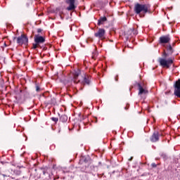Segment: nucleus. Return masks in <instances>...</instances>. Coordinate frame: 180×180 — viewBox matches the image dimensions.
Returning a JSON list of instances; mask_svg holds the SVG:
<instances>
[{"label":"nucleus","instance_id":"22","mask_svg":"<svg viewBox=\"0 0 180 180\" xmlns=\"http://www.w3.org/2000/svg\"><path fill=\"white\" fill-rule=\"evenodd\" d=\"M51 120H52V121L54 122L55 123H57V122H58V117H52L51 118Z\"/></svg>","mask_w":180,"mask_h":180},{"label":"nucleus","instance_id":"29","mask_svg":"<svg viewBox=\"0 0 180 180\" xmlns=\"http://www.w3.org/2000/svg\"><path fill=\"white\" fill-rule=\"evenodd\" d=\"M84 119H85V117L83 116L82 119H80V122H82V120H84Z\"/></svg>","mask_w":180,"mask_h":180},{"label":"nucleus","instance_id":"16","mask_svg":"<svg viewBox=\"0 0 180 180\" xmlns=\"http://www.w3.org/2000/svg\"><path fill=\"white\" fill-rule=\"evenodd\" d=\"M60 122L62 123H65L68 120V117L66 115H62L59 118Z\"/></svg>","mask_w":180,"mask_h":180},{"label":"nucleus","instance_id":"10","mask_svg":"<svg viewBox=\"0 0 180 180\" xmlns=\"http://www.w3.org/2000/svg\"><path fill=\"white\" fill-rule=\"evenodd\" d=\"M152 143H157L160 140V133L158 131H155L150 139Z\"/></svg>","mask_w":180,"mask_h":180},{"label":"nucleus","instance_id":"37","mask_svg":"<svg viewBox=\"0 0 180 180\" xmlns=\"http://www.w3.org/2000/svg\"><path fill=\"white\" fill-rule=\"evenodd\" d=\"M49 103H53V102H49Z\"/></svg>","mask_w":180,"mask_h":180},{"label":"nucleus","instance_id":"17","mask_svg":"<svg viewBox=\"0 0 180 180\" xmlns=\"http://www.w3.org/2000/svg\"><path fill=\"white\" fill-rule=\"evenodd\" d=\"M127 36H131V37H133V30H131V28L128 30V31L127 32Z\"/></svg>","mask_w":180,"mask_h":180},{"label":"nucleus","instance_id":"24","mask_svg":"<svg viewBox=\"0 0 180 180\" xmlns=\"http://www.w3.org/2000/svg\"><path fill=\"white\" fill-rule=\"evenodd\" d=\"M162 158H163V160H167V155L165 153H162L161 155Z\"/></svg>","mask_w":180,"mask_h":180},{"label":"nucleus","instance_id":"3","mask_svg":"<svg viewBox=\"0 0 180 180\" xmlns=\"http://www.w3.org/2000/svg\"><path fill=\"white\" fill-rule=\"evenodd\" d=\"M91 161L92 160L89 156H82L80 158L79 164L81 165L79 167L82 172H88V167H89Z\"/></svg>","mask_w":180,"mask_h":180},{"label":"nucleus","instance_id":"8","mask_svg":"<svg viewBox=\"0 0 180 180\" xmlns=\"http://www.w3.org/2000/svg\"><path fill=\"white\" fill-rule=\"evenodd\" d=\"M169 41H171V37H169V34L162 36L159 39V43L160 44H167V43H169Z\"/></svg>","mask_w":180,"mask_h":180},{"label":"nucleus","instance_id":"6","mask_svg":"<svg viewBox=\"0 0 180 180\" xmlns=\"http://www.w3.org/2000/svg\"><path fill=\"white\" fill-rule=\"evenodd\" d=\"M174 89L175 96H177V98H180V79L174 82Z\"/></svg>","mask_w":180,"mask_h":180},{"label":"nucleus","instance_id":"21","mask_svg":"<svg viewBox=\"0 0 180 180\" xmlns=\"http://www.w3.org/2000/svg\"><path fill=\"white\" fill-rule=\"evenodd\" d=\"M14 174H15V175H20L22 174V171L15 169L14 170Z\"/></svg>","mask_w":180,"mask_h":180},{"label":"nucleus","instance_id":"18","mask_svg":"<svg viewBox=\"0 0 180 180\" xmlns=\"http://www.w3.org/2000/svg\"><path fill=\"white\" fill-rule=\"evenodd\" d=\"M131 30H132V36H136V34H139V32L137 31V30L132 27Z\"/></svg>","mask_w":180,"mask_h":180},{"label":"nucleus","instance_id":"1","mask_svg":"<svg viewBox=\"0 0 180 180\" xmlns=\"http://www.w3.org/2000/svg\"><path fill=\"white\" fill-rule=\"evenodd\" d=\"M167 52H164L163 56L165 58H159V63L163 68H169L172 64L174 63V60L172 59H165L167 57H169V56L172 55V53H174V49H172V46L169 45L167 46Z\"/></svg>","mask_w":180,"mask_h":180},{"label":"nucleus","instance_id":"25","mask_svg":"<svg viewBox=\"0 0 180 180\" xmlns=\"http://www.w3.org/2000/svg\"><path fill=\"white\" fill-rule=\"evenodd\" d=\"M129 108H130V104L127 103V104H126V105L124 107V110H129Z\"/></svg>","mask_w":180,"mask_h":180},{"label":"nucleus","instance_id":"13","mask_svg":"<svg viewBox=\"0 0 180 180\" xmlns=\"http://www.w3.org/2000/svg\"><path fill=\"white\" fill-rule=\"evenodd\" d=\"M20 94H22V92L23 93L25 98H30V93L29 92L27 88L25 87L24 90H20Z\"/></svg>","mask_w":180,"mask_h":180},{"label":"nucleus","instance_id":"35","mask_svg":"<svg viewBox=\"0 0 180 180\" xmlns=\"http://www.w3.org/2000/svg\"><path fill=\"white\" fill-rule=\"evenodd\" d=\"M4 46L6 47V44H4Z\"/></svg>","mask_w":180,"mask_h":180},{"label":"nucleus","instance_id":"31","mask_svg":"<svg viewBox=\"0 0 180 180\" xmlns=\"http://www.w3.org/2000/svg\"><path fill=\"white\" fill-rule=\"evenodd\" d=\"M60 19H62V20L64 19V17H63L61 15H60Z\"/></svg>","mask_w":180,"mask_h":180},{"label":"nucleus","instance_id":"32","mask_svg":"<svg viewBox=\"0 0 180 180\" xmlns=\"http://www.w3.org/2000/svg\"><path fill=\"white\" fill-rule=\"evenodd\" d=\"M133 160V157H131L130 159H129V161H131Z\"/></svg>","mask_w":180,"mask_h":180},{"label":"nucleus","instance_id":"39","mask_svg":"<svg viewBox=\"0 0 180 180\" xmlns=\"http://www.w3.org/2000/svg\"><path fill=\"white\" fill-rule=\"evenodd\" d=\"M1 164H4V162H1Z\"/></svg>","mask_w":180,"mask_h":180},{"label":"nucleus","instance_id":"30","mask_svg":"<svg viewBox=\"0 0 180 180\" xmlns=\"http://www.w3.org/2000/svg\"><path fill=\"white\" fill-rule=\"evenodd\" d=\"M117 77H115V81H119V79L117 78Z\"/></svg>","mask_w":180,"mask_h":180},{"label":"nucleus","instance_id":"14","mask_svg":"<svg viewBox=\"0 0 180 180\" xmlns=\"http://www.w3.org/2000/svg\"><path fill=\"white\" fill-rule=\"evenodd\" d=\"M108 20V18L106 17H101L98 20V25L101 26V25H103L105 22Z\"/></svg>","mask_w":180,"mask_h":180},{"label":"nucleus","instance_id":"12","mask_svg":"<svg viewBox=\"0 0 180 180\" xmlns=\"http://www.w3.org/2000/svg\"><path fill=\"white\" fill-rule=\"evenodd\" d=\"M80 74H81V71H79V70L74 72V73H73V79H72V81H73V82L75 84H78V82H79V80L78 82H77V79H78V77H79Z\"/></svg>","mask_w":180,"mask_h":180},{"label":"nucleus","instance_id":"2","mask_svg":"<svg viewBox=\"0 0 180 180\" xmlns=\"http://www.w3.org/2000/svg\"><path fill=\"white\" fill-rule=\"evenodd\" d=\"M134 11L141 18H146V13H151L150 4H141L136 3L134 7Z\"/></svg>","mask_w":180,"mask_h":180},{"label":"nucleus","instance_id":"15","mask_svg":"<svg viewBox=\"0 0 180 180\" xmlns=\"http://www.w3.org/2000/svg\"><path fill=\"white\" fill-rule=\"evenodd\" d=\"M82 82L84 85H91V79H89V77L84 76Z\"/></svg>","mask_w":180,"mask_h":180},{"label":"nucleus","instance_id":"7","mask_svg":"<svg viewBox=\"0 0 180 180\" xmlns=\"http://www.w3.org/2000/svg\"><path fill=\"white\" fill-rule=\"evenodd\" d=\"M34 43L37 44H43L46 41V38L44 37L40 36V34H35L34 37Z\"/></svg>","mask_w":180,"mask_h":180},{"label":"nucleus","instance_id":"28","mask_svg":"<svg viewBox=\"0 0 180 180\" xmlns=\"http://www.w3.org/2000/svg\"><path fill=\"white\" fill-rule=\"evenodd\" d=\"M31 171H32V172H33V171H37V168H36V167H32V169H31Z\"/></svg>","mask_w":180,"mask_h":180},{"label":"nucleus","instance_id":"19","mask_svg":"<svg viewBox=\"0 0 180 180\" xmlns=\"http://www.w3.org/2000/svg\"><path fill=\"white\" fill-rule=\"evenodd\" d=\"M37 47H40V45L38 44L37 43L35 42V44H32V49H33L34 50H36V49H37Z\"/></svg>","mask_w":180,"mask_h":180},{"label":"nucleus","instance_id":"11","mask_svg":"<svg viewBox=\"0 0 180 180\" xmlns=\"http://www.w3.org/2000/svg\"><path fill=\"white\" fill-rule=\"evenodd\" d=\"M106 31L103 28L98 29V31L94 34L95 37H99V39H102L105 37V34Z\"/></svg>","mask_w":180,"mask_h":180},{"label":"nucleus","instance_id":"38","mask_svg":"<svg viewBox=\"0 0 180 180\" xmlns=\"http://www.w3.org/2000/svg\"><path fill=\"white\" fill-rule=\"evenodd\" d=\"M79 116H81V114H79Z\"/></svg>","mask_w":180,"mask_h":180},{"label":"nucleus","instance_id":"36","mask_svg":"<svg viewBox=\"0 0 180 180\" xmlns=\"http://www.w3.org/2000/svg\"><path fill=\"white\" fill-rule=\"evenodd\" d=\"M92 58H95V57L92 56Z\"/></svg>","mask_w":180,"mask_h":180},{"label":"nucleus","instance_id":"4","mask_svg":"<svg viewBox=\"0 0 180 180\" xmlns=\"http://www.w3.org/2000/svg\"><path fill=\"white\" fill-rule=\"evenodd\" d=\"M15 40H17V44L19 46H23V44L24 46H28L29 44V38L23 34L18 37H13V41H15Z\"/></svg>","mask_w":180,"mask_h":180},{"label":"nucleus","instance_id":"5","mask_svg":"<svg viewBox=\"0 0 180 180\" xmlns=\"http://www.w3.org/2000/svg\"><path fill=\"white\" fill-rule=\"evenodd\" d=\"M65 4L69 5V6L66 8L67 11H72V12H74V11L77 9V6H75V0H65Z\"/></svg>","mask_w":180,"mask_h":180},{"label":"nucleus","instance_id":"26","mask_svg":"<svg viewBox=\"0 0 180 180\" xmlns=\"http://www.w3.org/2000/svg\"><path fill=\"white\" fill-rule=\"evenodd\" d=\"M151 167H152V168H157V164H155V163H152V164H151Z\"/></svg>","mask_w":180,"mask_h":180},{"label":"nucleus","instance_id":"23","mask_svg":"<svg viewBox=\"0 0 180 180\" xmlns=\"http://www.w3.org/2000/svg\"><path fill=\"white\" fill-rule=\"evenodd\" d=\"M41 170L42 171L43 175H46V174L47 173V169L41 167Z\"/></svg>","mask_w":180,"mask_h":180},{"label":"nucleus","instance_id":"27","mask_svg":"<svg viewBox=\"0 0 180 180\" xmlns=\"http://www.w3.org/2000/svg\"><path fill=\"white\" fill-rule=\"evenodd\" d=\"M41 32H43V30H41V28L37 29V33H41Z\"/></svg>","mask_w":180,"mask_h":180},{"label":"nucleus","instance_id":"33","mask_svg":"<svg viewBox=\"0 0 180 180\" xmlns=\"http://www.w3.org/2000/svg\"><path fill=\"white\" fill-rule=\"evenodd\" d=\"M51 101H52L53 102H54V101H56V99H55V98H51Z\"/></svg>","mask_w":180,"mask_h":180},{"label":"nucleus","instance_id":"20","mask_svg":"<svg viewBox=\"0 0 180 180\" xmlns=\"http://www.w3.org/2000/svg\"><path fill=\"white\" fill-rule=\"evenodd\" d=\"M35 89L37 92H40V91H41L40 86H39V84H36V85H35Z\"/></svg>","mask_w":180,"mask_h":180},{"label":"nucleus","instance_id":"34","mask_svg":"<svg viewBox=\"0 0 180 180\" xmlns=\"http://www.w3.org/2000/svg\"><path fill=\"white\" fill-rule=\"evenodd\" d=\"M4 177L8 176L6 174H2Z\"/></svg>","mask_w":180,"mask_h":180},{"label":"nucleus","instance_id":"9","mask_svg":"<svg viewBox=\"0 0 180 180\" xmlns=\"http://www.w3.org/2000/svg\"><path fill=\"white\" fill-rule=\"evenodd\" d=\"M136 85H137L138 89L139 91V95H146V94H148V90L144 89L143 85H141L140 83H136Z\"/></svg>","mask_w":180,"mask_h":180}]
</instances>
